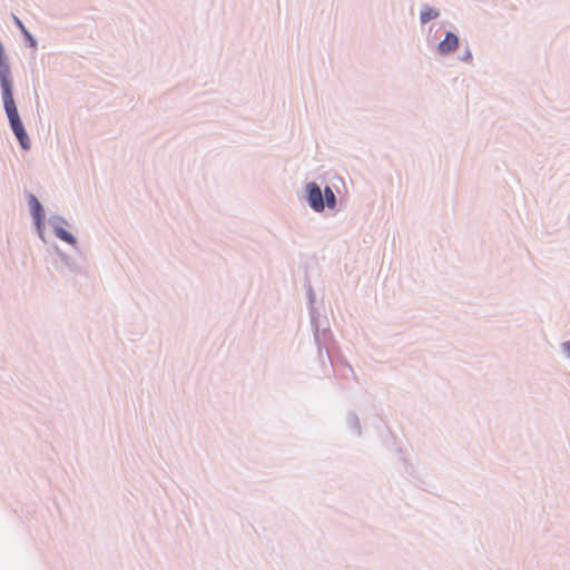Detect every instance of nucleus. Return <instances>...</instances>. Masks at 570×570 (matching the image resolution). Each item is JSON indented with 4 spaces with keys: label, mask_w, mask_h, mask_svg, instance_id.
<instances>
[{
    "label": "nucleus",
    "mask_w": 570,
    "mask_h": 570,
    "mask_svg": "<svg viewBox=\"0 0 570 570\" xmlns=\"http://www.w3.org/2000/svg\"><path fill=\"white\" fill-rule=\"evenodd\" d=\"M459 47V38L452 32H448L445 38L439 43L438 50L441 55L453 52Z\"/></svg>",
    "instance_id": "obj_3"
},
{
    "label": "nucleus",
    "mask_w": 570,
    "mask_h": 570,
    "mask_svg": "<svg viewBox=\"0 0 570 570\" xmlns=\"http://www.w3.org/2000/svg\"><path fill=\"white\" fill-rule=\"evenodd\" d=\"M56 234H57V236H58L60 239H62V240H65V242H67V243H69V244H75V243H76L75 237H73L70 233H68L67 230H65L63 228H58V229L56 230Z\"/></svg>",
    "instance_id": "obj_5"
},
{
    "label": "nucleus",
    "mask_w": 570,
    "mask_h": 570,
    "mask_svg": "<svg viewBox=\"0 0 570 570\" xmlns=\"http://www.w3.org/2000/svg\"><path fill=\"white\" fill-rule=\"evenodd\" d=\"M306 191H307V200H308L309 206L315 212H322L325 207V204H324L322 190L318 187V185L316 183L307 184Z\"/></svg>",
    "instance_id": "obj_2"
},
{
    "label": "nucleus",
    "mask_w": 570,
    "mask_h": 570,
    "mask_svg": "<svg viewBox=\"0 0 570 570\" xmlns=\"http://www.w3.org/2000/svg\"><path fill=\"white\" fill-rule=\"evenodd\" d=\"M30 204H31V207H32V210H33V215L39 218L40 216V212H41V205L40 203L37 200L36 197L31 196L30 197Z\"/></svg>",
    "instance_id": "obj_6"
},
{
    "label": "nucleus",
    "mask_w": 570,
    "mask_h": 570,
    "mask_svg": "<svg viewBox=\"0 0 570 570\" xmlns=\"http://www.w3.org/2000/svg\"><path fill=\"white\" fill-rule=\"evenodd\" d=\"M563 351L570 357V341L563 344Z\"/></svg>",
    "instance_id": "obj_9"
},
{
    "label": "nucleus",
    "mask_w": 570,
    "mask_h": 570,
    "mask_svg": "<svg viewBox=\"0 0 570 570\" xmlns=\"http://www.w3.org/2000/svg\"><path fill=\"white\" fill-rule=\"evenodd\" d=\"M2 89V98L4 104V109L7 112V116L9 118L11 128L18 138L21 147L23 149H29L30 147V140L28 138V135L23 128L22 121L20 120L12 92H11V85H6L1 87Z\"/></svg>",
    "instance_id": "obj_1"
},
{
    "label": "nucleus",
    "mask_w": 570,
    "mask_h": 570,
    "mask_svg": "<svg viewBox=\"0 0 570 570\" xmlns=\"http://www.w3.org/2000/svg\"><path fill=\"white\" fill-rule=\"evenodd\" d=\"M17 23L18 26L20 27V29L22 30V32L26 35V37L28 38L29 42H30V46L31 47H36V41L35 39L31 37V35L26 30V28L23 27V24L17 20Z\"/></svg>",
    "instance_id": "obj_8"
},
{
    "label": "nucleus",
    "mask_w": 570,
    "mask_h": 570,
    "mask_svg": "<svg viewBox=\"0 0 570 570\" xmlns=\"http://www.w3.org/2000/svg\"><path fill=\"white\" fill-rule=\"evenodd\" d=\"M323 199H324V204H326L328 208L335 207V204H336L335 194L330 187H325Z\"/></svg>",
    "instance_id": "obj_4"
},
{
    "label": "nucleus",
    "mask_w": 570,
    "mask_h": 570,
    "mask_svg": "<svg viewBox=\"0 0 570 570\" xmlns=\"http://www.w3.org/2000/svg\"><path fill=\"white\" fill-rule=\"evenodd\" d=\"M436 17H438V12L432 10V9L421 13L422 22H428V21H430V20H432V19H434Z\"/></svg>",
    "instance_id": "obj_7"
}]
</instances>
